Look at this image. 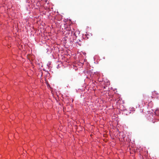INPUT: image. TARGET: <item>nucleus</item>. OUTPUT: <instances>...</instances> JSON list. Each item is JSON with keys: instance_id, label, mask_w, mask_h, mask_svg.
Returning <instances> with one entry per match:
<instances>
[{"instance_id": "2", "label": "nucleus", "mask_w": 159, "mask_h": 159, "mask_svg": "<svg viewBox=\"0 0 159 159\" xmlns=\"http://www.w3.org/2000/svg\"><path fill=\"white\" fill-rule=\"evenodd\" d=\"M153 122V123H155V121H153V122Z\"/></svg>"}, {"instance_id": "1", "label": "nucleus", "mask_w": 159, "mask_h": 159, "mask_svg": "<svg viewBox=\"0 0 159 159\" xmlns=\"http://www.w3.org/2000/svg\"><path fill=\"white\" fill-rule=\"evenodd\" d=\"M71 35H73V36H74L73 37V38L74 39H75L77 37V34H79V33L78 31H75L74 30L73 31H71Z\"/></svg>"}]
</instances>
